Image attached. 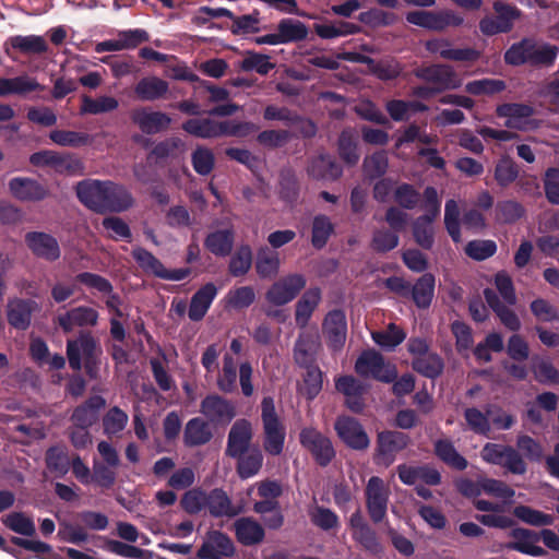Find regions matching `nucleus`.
<instances>
[{"mask_svg": "<svg viewBox=\"0 0 559 559\" xmlns=\"http://www.w3.org/2000/svg\"><path fill=\"white\" fill-rule=\"evenodd\" d=\"M559 55V47L538 41L533 37H523L513 43L504 52V62L512 67L530 66L536 69L550 68Z\"/></svg>", "mask_w": 559, "mask_h": 559, "instance_id": "1", "label": "nucleus"}, {"mask_svg": "<svg viewBox=\"0 0 559 559\" xmlns=\"http://www.w3.org/2000/svg\"><path fill=\"white\" fill-rule=\"evenodd\" d=\"M413 74L425 85H417L412 88V95L428 99L445 91L456 90L462 85V80L449 64L436 63L420 66L413 70Z\"/></svg>", "mask_w": 559, "mask_h": 559, "instance_id": "2", "label": "nucleus"}, {"mask_svg": "<svg viewBox=\"0 0 559 559\" xmlns=\"http://www.w3.org/2000/svg\"><path fill=\"white\" fill-rule=\"evenodd\" d=\"M102 348L91 332L81 331L76 338L67 341V357L72 370L82 369V357L84 369L90 379L98 378Z\"/></svg>", "mask_w": 559, "mask_h": 559, "instance_id": "3", "label": "nucleus"}, {"mask_svg": "<svg viewBox=\"0 0 559 559\" xmlns=\"http://www.w3.org/2000/svg\"><path fill=\"white\" fill-rule=\"evenodd\" d=\"M492 9L495 15L484 16L478 24L480 33L488 37L510 33L522 16V11L516 5L502 0L493 1Z\"/></svg>", "mask_w": 559, "mask_h": 559, "instance_id": "4", "label": "nucleus"}, {"mask_svg": "<svg viewBox=\"0 0 559 559\" xmlns=\"http://www.w3.org/2000/svg\"><path fill=\"white\" fill-rule=\"evenodd\" d=\"M261 419L264 430V450L271 455H280L285 442V428L275 411L271 396L263 397L261 402Z\"/></svg>", "mask_w": 559, "mask_h": 559, "instance_id": "5", "label": "nucleus"}, {"mask_svg": "<svg viewBox=\"0 0 559 559\" xmlns=\"http://www.w3.org/2000/svg\"><path fill=\"white\" fill-rule=\"evenodd\" d=\"M412 443L409 435L400 430H382L377 433L373 461L378 465L389 467L397 453L407 449Z\"/></svg>", "mask_w": 559, "mask_h": 559, "instance_id": "6", "label": "nucleus"}, {"mask_svg": "<svg viewBox=\"0 0 559 559\" xmlns=\"http://www.w3.org/2000/svg\"><path fill=\"white\" fill-rule=\"evenodd\" d=\"M355 371L360 377H371L383 383H392L397 377L395 365L385 362L384 357L376 349H367L359 355Z\"/></svg>", "mask_w": 559, "mask_h": 559, "instance_id": "7", "label": "nucleus"}, {"mask_svg": "<svg viewBox=\"0 0 559 559\" xmlns=\"http://www.w3.org/2000/svg\"><path fill=\"white\" fill-rule=\"evenodd\" d=\"M481 459L493 465H499L514 475H523L527 466L521 454L511 445L488 442L480 451Z\"/></svg>", "mask_w": 559, "mask_h": 559, "instance_id": "8", "label": "nucleus"}, {"mask_svg": "<svg viewBox=\"0 0 559 559\" xmlns=\"http://www.w3.org/2000/svg\"><path fill=\"white\" fill-rule=\"evenodd\" d=\"M405 19L409 24L435 32H442L450 26L457 27L464 22V19L460 14L449 9L438 12L424 10L409 11L406 13Z\"/></svg>", "mask_w": 559, "mask_h": 559, "instance_id": "9", "label": "nucleus"}, {"mask_svg": "<svg viewBox=\"0 0 559 559\" xmlns=\"http://www.w3.org/2000/svg\"><path fill=\"white\" fill-rule=\"evenodd\" d=\"M299 442L321 467H326L336 455L331 439L316 428L301 429Z\"/></svg>", "mask_w": 559, "mask_h": 559, "instance_id": "10", "label": "nucleus"}, {"mask_svg": "<svg viewBox=\"0 0 559 559\" xmlns=\"http://www.w3.org/2000/svg\"><path fill=\"white\" fill-rule=\"evenodd\" d=\"M131 255L144 273L162 280L182 281L191 274L189 267L167 270L152 252L142 247L133 248Z\"/></svg>", "mask_w": 559, "mask_h": 559, "instance_id": "11", "label": "nucleus"}, {"mask_svg": "<svg viewBox=\"0 0 559 559\" xmlns=\"http://www.w3.org/2000/svg\"><path fill=\"white\" fill-rule=\"evenodd\" d=\"M334 429L340 440L349 449L366 450L370 439L360 421L348 415H340L335 419Z\"/></svg>", "mask_w": 559, "mask_h": 559, "instance_id": "12", "label": "nucleus"}, {"mask_svg": "<svg viewBox=\"0 0 559 559\" xmlns=\"http://www.w3.org/2000/svg\"><path fill=\"white\" fill-rule=\"evenodd\" d=\"M366 508L370 520L374 523H381L388 511L389 489L382 478L372 476L369 478L366 489Z\"/></svg>", "mask_w": 559, "mask_h": 559, "instance_id": "13", "label": "nucleus"}, {"mask_svg": "<svg viewBox=\"0 0 559 559\" xmlns=\"http://www.w3.org/2000/svg\"><path fill=\"white\" fill-rule=\"evenodd\" d=\"M305 286L304 275L290 274L273 283L265 293V299L273 306H284L294 300Z\"/></svg>", "mask_w": 559, "mask_h": 559, "instance_id": "14", "label": "nucleus"}, {"mask_svg": "<svg viewBox=\"0 0 559 559\" xmlns=\"http://www.w3.org/2000/svg\"><path fill=\"white\" fill-rule=\"evenodd\" d=\"M200 412L216 426L228 425L237 415L235 404L218 394L206 395L201 401Z\"/></svg>", "mask_w": 559, "mask_h": 559, "instance_id": "15", "label": "nucleus"}, {"mask_svg": "<svg viewBox=\"0 0 559 559\" xmlns=\"http://www.w3.org/2000/svg\"><path fill=\"white\" fill-rule=\"evenodd\" d=\"M24 240L33 255L40 260L52 263L61 257L58 239L48 233L28 231L25 234Z\"/></svg>", "mask_w": 559, "mask_h": 559, "instance_id": "16", "label": "nucleus"}, {"mask_svg": "<svg viewBox=\"0 0 559 559\" xmlns=\"http://www.w3.org/2000/svg\"><path fill=\"white\" fill-rule=\"evenodd\" d=\"M322 332L329 348L333 352L341 350L346 342L347 321L342 309L329 311L322 323Z\"/></svg>", "mask_w": 559, "mask_h": 559, "instance_id": "17", "label": "nucleus"}, {"mask_svg": "<svg viewBox=\"0 0 559 559\" xmlns=\"http://www.w3.org/2000/svg\"><path fill=\"white\" fill-rule=\"evenodd\" d=\"M508 536L511 538L506 544L508 550H514L532 557H544L547 555V551L537 545L539 543V535L534 530L521 526L511 527Z\"/></svg>", "mask_w": 559, "mask_h": 559, "instance_id": "18", "label": "nucleus"}, {"mask_svg": "<svg viewBox=\"0 0 559 559\" xmlns=\"http://www.w3.org/2000/svg\"><path fill=\"white\" fill-rule=\"evenodd\" d=\"M235 547L230 537L216 530L209 531L197 551L198 559H222L234 556Z\"/></svg>", "mask_w": 559, "mask_h": 559, "instance_id": "19", "label": "nucleus"}, {"mask_svg": "<svg viewBox=\"0 0 559 559\" xmlns=\"http://www.w3.org/2000/svg\"><path fill=\"white\" fill-rule=\"evenodd\" d=\"M99 313L96 309L88 306H78L71 308L64 313L56 317L55 323L63 333H71L75 326L86 328L95 326L98 322Z\"/></svg>", "mask_w": 559, "mask_h": 559, "instance_id": "20", "label": "nucleus"}, {"mask_svg": "<svg viewBox=\"0 0 559 559\" xmlns=\"http://www.w3.org/2000/svg\"><path fill=\"white\" fill-rule=\"evenodd\" d=\"M38 308V304L29 298L9 299L5 310L8 323L15 330L26 331L32 324L33 313Z\"/></svg>", "mask_w": 559, "mask_h": 559, "instance_id": "21", "label": "nucleus"}, {"mask_svg": "<svg viewBox=\"0 0 559 559\" xmlns=\"http://www.w3.org/2000/svg\"><path fill=\"white\" fill-rule=\"evenodd\" d=\"M253 437L252 425L248 419H237L227 438L226 455L229 457L241 456L252 448L250 447Z\"/></svg>", "mask_w": 559, "mask_h": 559, "instance_id": "22", "label": "nucleus"}, {"mask_svg": "<svg viewBox=\"0 0 559 559\" xmlns=\"http://www.w3.org/2000/svg\"><path fill=\"white\" fill-rule=\"evenodd\" d=\"M8 187L10 193L22 202H38L49 195L46 186L28 177H14L9 181Z\"/></svg>", "mask_w": 559, "mask_h": 559, "instance_id": "23", "label": "nucleus"}, {"mask_svg": "<svg viewBox=\"0 0 559 559\" xmlns=\"http://www.w3.org/2000/svg\"><path fill=\"white\" fill-rule=\"evenodd\" d=\"M76 197L87 209L103 214L106 181L85 179L75 187Z\"/></svg>", "mask_w": 559, "mask_h": 559, "instance_id": "24", "label": "nucleus"}, {"mask_svg": "<svg viewBox=\"0 0 559 559\" xmlns=\"http://www.w3.org/2000/svg\"><path fill=\"white\" fill-rule=\"evenodd\" d=\"M206 506L209 514L212 518H235L242 512L241 507L234 506L230 497L222 488H214L206 491Z\"/></svg>", "mask_w": 559, "mask_h": 559, "instance_id": "25", "label": "nucleus"}, {"mask_svg": "<svg viewBox=\"0 0 559 559\" xmlns=\"http://www.w3.org/2000/svg\"><path fill=\"white\" fill-rule=\"evenodd\" d=\"M131 120L145 134H156L168 129L170 117L162 111H148L146 108L134 109Z\"/></svg>", "mask_w": 559, "mask_h": 559, "instance_id": "26", "label": "nucleus"}, {"mask_svg": "<svg viewBox=\"0 0 559 559\" xmlns=\"http://www.w3.org/2000/svg\"><path fill=\"white\" fill-rule=\"evenodd\" d=\"M307 174L314 180L335 181L343 175V168L329 154H320L310 159Z\"/></svg>", "mask_w": 559, "mask_h": 559, "instance_id": "27", "label": "nucleus"}, {"mask_svg": "<svg viewBox=\"0 0 559 559\" xmlns=\"http://www.w3.org/2000/svg\"><path fill=\"white\" fill-rule=\"evenodd\" d=\"M217 293L218 289L212 282L201 286L191 297L188 309L189 319L194 322L201 321L211 308Z\"/></svg>", "mask_w": 559, "mask_h": 559, "instance_id": "28", "label": "nucleus"}, {"mask_svg": "<svg viewBox=\"0 0 559 559\" xmlns=\"http://www.w3.org/2000/svg\"><path fill=\"white\" fill-rule=\"evenodd\" d=\"M320 346L318 334L311 332L300 333L294 346L295 362L299 367L316 365Z\"/></svg>", "mask_w": 559, "mask_h": 559, "instance_id": "29", "label": "nucleus"}, {"mask_svg": "<svg viewBox=\"0 0 559 559\" xmlns=\"http://www.w3.org/2000/svg\"><path fill=\"white\" fill-rule=\"evenodd\" d=\"M106 405V400L100 395L90 396L83 404L76 406L71 415L74 426L91 428L97 423L99 412Z\"/></svg>", "mask_w": 559, "mask_h": 559, "instance_id": "30", "label": "nucleus"}, {"mask_svg": "<svg viewBox=\"0 0 559 559\" xmlns=\"http://www.w3.org/2000/svg\"><path fill=\"white\" fill-rule=\"evenodd\" d=\"M133 197L122 185L106 181L105 201L103 214L106 212L120 213L133 205Z\"/></svg>", "mask_w": 559, "mask_h": 559, "instance_id": "31", "label": "nucleus"}, {"mask_svg": "<svg viewBox=\"0 0 559 559\" xmlns=\"http://www.w3.org/2000/svg\"><path fill=\"white\" fill-rule=\"evenodd\" d=\"M484 298L488 307L496 313L500 322L510 331L516 332L521 329V321L518 314L502 302L498 294L491 288L484 289Z\"/></svg>", "mask_w": 559, "mask_h": 559, "instance_id": "32", "label": "nucleus"}, {"mask_svg": "<svg viewBox=\"0 0 559 559\" xmlns=\"http://www.w3.org/2000/svg\"><path fill=\"white\" fill-rule=\"evenodd\" d=\"M213 438L210 423L201 417H193L187 421L183 429V443L188 448L201 447Z\"/></svg>", "mask_w": 559, "mask_h": 559, "instance_id": "33", "label": "nucleus"}, {"mask_svg": "<svg viewBox=\"0 0 559 559\" xmlns=\"http://www.w3.org/2000/svg\"><path fill=\"white\" fill-rule=\"evenodd\" d=\"M234 528L238 543L247 547L262 543L265 537L263 526L252 518L236 520Z\"/></svg>", "mask_w": 559, "mask_h": 559, "instance_id": "34", "label": "nucleus"}, {"mask_svg": "<svg viewBox=\"0 0 559 559\" xmlns=\"http://www.w3.org/2000/svg\"><path fill=\"white\" fill-rule=\"evenodd\" d=\"M307 25L296 19L284 17L276 25V39L278 45L299 43L308 37Z\"/></svg>", "mask_w": 559, "mask_h": 559, "instance_id": "35", "label": "nucleus"}, {"mask_svg": "<svg viewBox=\"0 0 559 559\" xmlns=\"http://www.w3.org/2000/svg\"><path fill=\"white\" fill-rule=\"evenodd\" d=\"M436 287V277L432 273H424L415 284L411 285V293L408 298H412L414 304L419 309H427L430 307Z\"/></svg>", "mask_w": 559, "mask_h": 559, "instance_id": "36", "label": "nucleus"}, {"mask_svg": "<svg viewBox=\"0 0 559 559\" xmlns=\"http://www.w3.org/2000/svg\"><path fill=\"white\" fill-rule=\"evenodd\" d=\"M168 82L157 76L142 78L134 86L138 99L154 102L163 98L168 92Z\"/></svg>", "mask_w": 559, "mask_h": 559, "instance_id": "37", "label": "nucleus"}, {"mask_svg": "<svg viewBox=\"0 0 559 559\" xmlns=\"http://www.w3.org/2000/svg\"><path fill=\"white\" fill-rule=\"evenodd\" d=\"M433 452L440 461L453 469L464 471L468 466L467 460L457 452L452 440L448 438L436 440Z\"/></svg>", "mask_w": 559, "mask_h": 559, "instance_id": "38", "label": "nucleus"}, {"mask_svg": "<svg viewBox=\"0 0 559 559\" xmlns=\"http://www.w3.org/2000/svg\"><path fill=\"white\" fill-rule=\"evenodd\" d=\"M321 300V290L318 287L309 288L296 304L295 321L297 326L304 329Z\"/></svg>", "mask_w": 559, "mask_h": 559, "instance_id": "39", "label": "nucleus"}, {"mask_svg": "<svg viewBox=\"0 0 559 559\" xmlns=\"http://www.w3.org/2000/svg\"><path fill=\"white\" fill-rule=\"evenodd\" d=\"M520 167L509 155H501L493 167V179L501 189L512 186L519 178Z\"/></svg>", "mask_w": 559, "mask_h": 559, "instance_id": "40", "label": "nucleus"}, {"mask_svg": "<svg viewBox=\"0 0 559 559\" xmlns=\"http://www.w3.org/2000/svg\"><path fill=\"white\" fill-rule=\"evenodd\" d=\"M412 368L420 376L435 380L443 373L444 360L439 354L429 352L421 357L413 358Z\"/></svg>", "mask_w": 559, "mask_h": 559, "instance_id": "41", "label": "nucleus"}, {"mask_svg": "<svg viewBox=\"0 0 559 559\" xmlns=\"http://www.w3.org/2000/svg\"><path fill=\"white\" fill-rule=\"evenodd\" d=\"M235 235L231 229H219L210 233L204 239V247L216 257H227L231 253Z\"/></svg>", "mask_w": 559, "mask_h": 559, "instance_id": "42", "label": "nucleus"}, {"mask_svg": "<svg viewBox=\"0 0 559 559\" xmlns=\"http://www.w3.org/2000/svg\"><path fill=\"white\" fill-rule=\"evenodd\" d=\"M281 260L277 251L262 247L257 252L255 271L261 278H273L280 271Z\"/></svg>", "mask_w": 559, "mask_h": 559, "instance_id": "43", "label": "nucleus"}, {"mask_svg": "<svg viewBox=\"0 0 559 559\" xmlns=\"http://www.w3.org/2000/svg\"><path fill=\"white\" fill-rule=\"evenodd\" d=\"M525 213V207L516 200H502L495 205V219L499 224H514L523 218Z\"/></svg>", "mask_w": 559, "mask_h": 559, "instance_id": "44", "label": "nucleus"}, {"mask_svg": "<svg viewBox=\"0 0 559 559\" xmlns=\"http://www.w3.org/2000/svg\"><path fill=\"white\" fill-rule=\"evenodd\" d=\"M13 49L24 55H41L48 51V44L39 35H15L7 41Z\"/></svg>", "mask_w": 559, "mask_h": 559, "instance_id": "45", "label": "nucleus"}, {"mask_svg": "<svg viewBox=\"0 0 559 559\" xmlns=\"http://www.w3.org/2000/svg\"><path fill=\"white\" fill-rule=\"evenodd\" d=\"M496 112L498 117L508 118L506 121L507 128L518 129L520 127L519 120L533 116L534 108L527 104L506 103L499 105Z\"/></svg>", "mask_w": 559, "mask_h": 559, "instance_id": "46", "label": "nucleus"}, {"mask_svg": "<svg viewBox=\"0 0 559 559\" xmlns=\"http://www.w3.org/2000/svg\"><path fill=\"white\" fill-rule=\"evenodd\" d=\"M337 152L341 159L348 166H355L358 163L360 154L358 151L357 136L353 130L344 129L340 133L337 141Z\"/></svg>", "mask_w": 559, "mask_h": 559, "instance_id": "47", "label": "nucleus"}, {"mask_svg": "<svg viewBox=\"0 0 559 559\" xmlns=\"http://www.w3.org/2000/svg\"><path fill=\"white\" fill-rule=\"evenodd\" d=\"M45 463L47 469L52 473L55 477L62 478L70 469L71 460L66 449L53 445L47 449Z\"/></svg>", "mask_w": 559, "mask_h": 559, "instance_id": "48", "label": "nucleus"}, {"mask_svg": "<svg viewBox=\"0 0 559 559\" xmlns=\"http://www.w3.org/2000/svg\"><path fill=\"white\" fill-rule=\"evenodd\" d=\"M335 227L330 217L324 214H318L312 219L311 245L314 249H323L330 237L334 234Z\"/></svg>", "mask_w": 559, "mask_h": 559, "instance_id": "49", "label": "nucleus"}, {"mask_svg": "<svg viewBox=\"0 0 559 559\" xmlns=\"http://www.w3.org/2000/svg\"><path fill=\"white\" fill-rule=\"evenodd\" d=\"M2 524L10 531L26 537L36 535V526L33 519L22 511H13L1 519Z\"/></svg>", "mask_w": 559, "mask_h": 559, "instance_id": "50", "label": "nucleus"}, {"mask_svg": "<svg viewBox=\"0 0 559 559\" xmlns=\"http://www.w3.org/2000/svg\"><path fill=\"white\" fill-rule=\"evenodd\" d=\"M182 129L197 138L213 139L219 136L221 122H216L209 118H192L182 123Z\"/></svg>", "mask_w": 559, "mask_h": 559, "instance_id": "51", "label": "nucleus"}, {"mask_svg": "<svg viewBox=\"0 0 559 559\" xmlns=\"http://www.w3.org/2000/svg\"><path fill=\"white\" fill-rule=\"evenodd\" d=\"M492 414V407L489 405L486 413L477 407H467L464 411V419L468 428L476 435L488 437L491 431L489 416Z\"/></svg>", "mask_w": 559, "mask_h": 559, "instance_id": "52", "label": "nucleus"}, {"mask_svg": "<svg viewBox=\"0 0 559 559\" xmlns=\"http://www.w3.org/2000/svg\"><path fill=\"white\" fill-rule=\"evenodd\" d=\"M237 474L241 479L250 478L259 473L263 463V455L258 447H253L246 454L236 456Z\"/></svg>", "mask_w": 559, "mask_h": 559, "instance_id": "53", "label": "nucleus"}, {"mask_svg": "<svg viewBox=\"0 0 559 559\" xmlns=\"http://www.w3.org/2000/svg\"><path fill=\"white\" fill-rule=\"evenodd\" d=\"M119 102L112 96H99L92 98L87 95L82 96V104L80 107L81 115H100L114 111L118 108Z\"/></svg>", "mask_w": 559, "mask_h": 559, "instance_id": "54", "label": "nucleus"}, {"mask_svg": "<svg viewBox=\"0 0 559 559\" xmlns=\"http://www.w3.org/2000/svg\"><path fill=\"white\" fill-rule=\"evenodd\" d=\"M313 29L316 34L323 39H334L342 36L353 35L359 32V26L345 22V21H338L336 23H322V24H314Z\"/></svg>", "mask_w": 559, "mask_h": 559, "instance_id": "55", "label": "nucleus"}, {"mask_svg": "<svg viewBox=\"0 0 559 559\" xmlns=\"http://www.w3.org/2000/svg\"><path fill=\"white\" fill-rule=\"evenodd\" d=\"M306 369V373L302 379V386L300 388L301 394L307 400H314L322 390L323 373L317 365L301 366Z\"/></svg>", "mask_w": 559, "mask_h": 559, "instance_id": "56", "label": "nucleus"}, {"mask_svg": "<svg viewBox=\"0 0 559 559\" xmlns=\"http://www.w3.org/2000/svg\"><path fill=\"white\" fill-rule=\"evenodd\" d=\"M531 369L538 383L559 384V370L548 359L533 357Z\"/></svg>", "mask_w": 559, "mask_h": 559, "instance_id": "57", "label": "nucleus"}, {"mask_svg": "<svg viewBox=\"0 0 559 559\" xmlns=\"http://www.w3.org/2000/svg\"><path fill=\"white\" fill-rule=\"evenodd\" d=\"M513 515L532 526H549L552 525L555 521L554 515L524 504L514 507Z\"/></svg>", "mask_w": 559, "mask_h": 559, "instance_id": "58", "label": "nucleus"}, {"mask_svg": "<svg viewBox=\"0 0 559 559\" xmlns=\"http://www.w3.org/2000/svg\"><path fill=\"white\" fill-rule=\"evenodd\" d=\"M389 167V159L385 151H378L366 156L362 162V170L368 180H376L383 177Z\"/></svg>", "mask_w": 559, "mask_h": 559, "instance_id": "59", "label": "nucleus"}, {"mask_svg": "<svg viewBox=\"0 0 559 559\" xmlns=\"http://www.w3.org/2000/svg\"><path fill=\"white\" fill-rule=\"evenodd\" d=\"M373 342L386 350H393L399 346L406 337L403 329L397 326L395 323H390L385 331H376L371 333Z\"/></svg>", "mask_w": 559, "mask_h": 559, "instance_id": "60", "label": "nucleus"}, {"mask_svg": "<svg viewBox=\"0 0 559 559\" xmlns=\"http://www.w3.org/2000/svg\"><path fill=\"white\" fill-rule=\"evenodd\" d=\"M193 170L200 176H209L215 167V156L211 148L199 145L191 153Z\"/></svg>", "mask_w": 559, "mask_h": 559, "instance_id": "61", "label": "nucleus"}, {"mask_svg": "<svg viewBox=\"0 0 559 559\" xmlns=\"http://www.w3.org/2000/svg\"><path fill=\"white\" fill-rule=\"evenodd\" d=\"M413 239L424 250H431L435 246L436 228L432 224L416 217L412 224Z\"/></svg>", "mask_w": 559, "mask_h": 559, "instance_id": "62", "label": "nucleus"}, {"mask_svg": "<svg viewBox=\"0 0 559 559\" xmlns=\"http://www.w3.org/2000/svg\"><path fill=\"white\" fill-rule=\"evenodd\" d=\"M300 186L295 173L290 169L281 171L280 198L288 204H294L299 198Z\"/></svg>", "mask_w": 559, "mask_h": 559, "instance_id": "63", "label": "nucleus"}, {"mask_svg": "<svg viewBox=\"0 0 559 559\" xmlns=\"http://www.w3.org/2000/svg\"><path fill=\"white\" fill-rule=\"evenodd\" d=\"M252 265V250L249 245L240 246L231 257L228 271L234 277L243 276Z\"/></svg>", "mask_w": 559, "mask_h": 559, "instance_id": "64", "label": "nucleus"}]
</instances>
